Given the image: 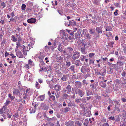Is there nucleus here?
Wrapping results in <instances>:
<instances>
[{"instance_id":"1","label":"nucleus","mask_w":126,"mask_h":126,"mask_svg":"<svg viewBox=\"0 0 126 126\" xmlns=\"http://www.w3.org/2000/svg\"><path fill=\"white\" fill-rule=\"evenodd\" d=\"M10 113V111L7 108L6 106H4L0 109V114H1L4 119L6 118V117L8 118H10L11 117Z\"/></svg>"},{"instance_id":"2","label":"nucleus","mask_w":126,"mask_h":126,"mask_svg":"<svg viewBox=\"0 0 126 126\" xmlns=\"http://www.w3.org/2000/svg\"><path fill=\"white\" fill-rule=\"evenodd\" d=\"M27 74H26L24 76L25 79H27L30 81H32L33 77L32 75L30 73L29 71H27Z\"/></svg>"},{"instance_id":"3","label":"nucleus","mask_w":126,"mask_h":126,"mask_svg":"<svg viewBox=\"0 0 126 126\" xmlns=\"http://www.w3.org/2000/svg\"><path fill=\"white\" fill-rule=\"evenodd\" d=\"M75 91L76 94H78L81 97H82L85 94V93L83 90L79 89H76Z\"/></svg>"},{"instance_id":"4","label":"nucleus","mask_w":126,"mask_h":126,"mask_svg":"<svg viewBox=\"0 0 126 126\" xmlns=\"http://www.w3.org/2000/svg\"><path fill=\"white\" fill-rule=\"evenodd\" d=\"M80 55V54L79 52H75L74 53L72 58L74 60H75L77 59H78Z\"/></svg>"},{"instance_id":"5","label":"nucleus","mask_w":126,"mask_h":126,"mask_svg":"<svg viewBox=\"0 0 126 126\" xmlns=\"http://www.w3.org/2000/svg\"><path fill=\"white\" fill-rule=\"evenodd\" d=\"M96 32L98 33V34L97 35V37L99 36V35L101 34L102 32V28L101 27H97L96 28Z\"/></svg>"},{"instance_id":"6","label":"nucleus","mask_w":126,"mask_h":126,"mask_svg":"<svg viewBox=\"0 0 126 126\" xmlns=\"http://www.w3.org/2000/svg\"><path fill=\"white\" fill-rule=\"evenodd\" d=\"M36 21V19L32 18L29 19L27 20V22L30 24H34Z\"/></svg>"},{"instance_id":"7","label":"nucleus","mask_w":126,"mask_h":126,"mask_svg":"<svg viewBox=\"0 0 126 126\" xmlns=\"http://www.w3.org/2000/svg\"><path fill=\"white\" fill-rule=\"evenodd\" d=\"M15 51L16 52V55L17 57L19 58H21L23 57V54L20 51H17V49H16Z\"/></svg>"},{"instance_id":"8","label":"nucleus","mask_w":126,"mask_h":126,"mask_svg":"<svg viewBox=\"0 0 126 126\" xmlns=\"http://www.w3.org/2000/svg\"><path fill=\"white\" fill-rule=\"evenodd\" d=\"M66 90H64V93H66V92L67 91V93L68 94H70L71 91V88L70 86L68 85L66 88Z\"/></svg>"},{"instance_id":"9","label":"nucleus","mask_w":126,"mask_h":126,"mask_svg":"<svg viewBox=\"0 0 126 126\" xmlns=\"http://www.w3.org/2000/svg\"><path fill=\"white\" fill-rule=\"evenodd\" d=\"M54 88L56 91H58L61 90V86L57 84L55 86Z\"/></svg>"},{"instance_id":"10","label":"nucleus","mask_w":126,"mask_h":126,"mask_svg":"<svg viewBox=\"0 0 126 126\" xmlns=\"http://www.w3.org/2000/svg\"><path fill=\"white\" fill-rule=\"evenodd\" d=\"M68 76L67 75H63L61 78V80L64 81H66L68 79Z\"/></svg>"},{"instance_id":"11","label":"nucleus","mask_w":126,"mask_h":126,"mask_svg":"<svg viewBox=\"0 0 126 126\" xmlns=\"http://www.w3.org/2000/svg\"><path fill=\"white\" fill-rule=\"evenodd\" d=\"M75 85L76 87L79 88H81V83L80 82L76 81L75 82Z\"/></svg>"},{"instance_id":"12","label":"nucleus","mask_w":126,"mask_h":126,"mask_svg":"<svg viewBox=\"0 0 126 126\" xmlns=\"http://www.w3.org/2000/svg\"><path fill=\"white\" fill-rule=\"evenodd\" d=\"M74 123L73 121H69L66 123L65 125L67 126H72Z\"/></svg>"},{"instance_id":"13","label":"nucleus","mask_w":126,"mask_h":126,"mask_svg":"<svg viewBox=\"0 0 126 126\" xmlns=\"http://www.w3.org/2000/svg\"><path fill=\"white\" fill-rule=\"evenodd\" d=\"M45 96L44 95L40 96L38 97V100L39 101H43L45 99Z\"/></svg>"},{"instance_id":"14","label":"nucleus","mask_w":126,"mask_h":126,"mask_svg":"<svg viewBox=\"0 0 126 126\" xmlns=\"http://www.w3.org/2000/svg\"><path fill=\"white\" fill-rule=\"evenodd\" d=\"M114 83L115 84L116 89L117 90L118 89V79H116L114 81Z\"/></svg>"},{"instance_id":"15","label":"nucleus","mask_w":126,"mask_h":126,"mask_svg":"<svg viewBox=\"0 0 126 126\" xmlns=\"http://www.w3.org/2000/svg\"><path fill=\"white\" fill-rule=\"evenodd\" d=\"M86 95L87 96H89L90 95H93V93L89 90H86Z\"/></svg>"},{"instance_id":"16","label":"nucleus","mask_w":126,"mask_h":126,"mask_svg":"<svg viewBox=\"0 0 126 126\" xmlns=\"http://www.w3.org/2000/svg\"><path fill=\"white\" fill-rule=\"evenodd\" d=\"M84 37L86 39H90L91 38V36L88 33H85L84 35Z\"/></svg>"},{"instance_id":"17","label":"nucleus","mask_w":126,"mask_h":126,"mask_svg":"<svg viewBox=\"0 0 126 126\" xmlns=\"http://www.w3.org/2000/svg\"><path fill=\"white\" fill-rule=\"evenodd\" d=\"M99 85L101 86L103 88H105L106 86V83L102 81L100 82L99 83Z\"/></svg>"},{"instance_id":"18","label":"nucleus","mask_w":126,"mask_h":126,"mask_svg":"<svg viewBox=\"0 0 126 126\" xmlns=\"http://www.w3.org/2000/svg\"><path fill=\"white\" fill-rule=\"evenodd\" d=\"M75 64L77 66H80L81 65V63L80 60H77L75 61Z\"/></svg>"},{"instance_id":"19","label":"nucleus","mask_w":126,"mask_h":126,"mask_svg":"<svg viewBox=\"0 0 126 126\" xmlns=\"http://www.w3.org/2000/svg\"><path fill=\"white\" fill-rule=\"evenodd\" d=\"M57 60V62L60 63H61L63 62V58L61 56L58 57Z\"/></svg>"},{"instance_id":"20","label":"nucleus","mask_w":126,"mask_h":126,"mask_svg":"<svg viewBox=\"0 0 126 126\" xmlns=\"http://www.w3.org/2000/svg\"><path fill=\"white\" fill-rule=\"evenodd\" d=\"M45 56V55L43 53H40V55L39 56L38 58L41 60H42L43 59Z\"/></svg>"},{"instance_id":"21","label":"nucleus","mask_w":126,"mask_h":126,"mask_svg":"<svg viewBox=\"0 0 126 126\" xmlns=\"http://www.w3.org/2000/svg\"><path fill=\"white\" fill-rule=\"evenodd\" d=\"M74 35L72 36H69L68 37V38L71 42H73V40H75V38L74 37Z\"/></svg>"},{"instance_id":"22","label":"nucleus","mask_w":126,"mask_h":126,"mask_svg":"<svg viewBox=\"0 0 126 126\" xmlns=\"http://www.w3.org/2000/svg\"><path fill=\"white\" fill-rule=\"evenodd\" d=\"M11 40L14 42H16L17 40V39L16 38L15 35H12L11 36Z\"/></svg>"},{"instance_id":"23","label":"nucleus","mask_w":126,"mask_h":126,"mask_svg":"<svg viewBox=\"0 0 126 126\" xmlns=\"http://www.w3.org/2000/svg\"><path fill=\"white\" fill-rule=\"evenodd\" d=\"M6 6V4L3 2H2L0 4V7H1L4 8Z\"/></svg>"},{"instance_id":"24","label":"nucleus","mask_w":126,"mask_h":126,"mask_svg":"<svg viewBox=\"0 0 126 126\" xmlns=\"http://www.w3.org/2000/svg\"><path fill=\"white\" fill-rule=\"evenodd\" d=\"M86 67L85 66H82L81 69V72L84 73H85V72L86 71Z\"/></svg>"},{"instance_id":"25","label":"nucleus","mask_w":126,"mask_h":126,"mask_svg":"<svg viewBox=\"0 0 126 126\" xmlns=\"http://www.w3.org/2000/svg\"><path fill=\"white\" fill-rule=\"evenodd\" d=\"M75 126H81V122H80L79 121H77L75 122Z\"/></svg>"},{"instance_id":"26","label":"nucleus","mask_w":126,"mask_h":126,"mask_svg":"<svg viewBox=\"0 0 126 126\" xmlns=\"http://www.w3.org/2000/svg\"><path fill=\"white\" fill-rule=\"evenodd\" d=\"M75 66L74 65H73L71 66L69 68V69H70L72 71L73 73H75Z\"/></svg>"},{"instance_id":"27","label":"nucleus","mask_w":126,"mask_h":126,"mask_svg":"<svg viewBox=\"0 0 126 126\" xmlns=\"http://www.w3.org/2000/svg\"><path fill=\"white\" fill-rule=\"evenodd\" d=\"M19 93V92L18 90L15 89L14 90L13 93L14 94H18Z\"/></svg>"},{"instance_id":"28","label":"nucleus","mask_w":126,"mask_h":126,"mask_svg":"<svg viewBox=\"0 0 126 126\" xmlns=\"http://www.w3.org/2000/svg\"><path fill=\"white\" fill-rule=\"evenodd\" d=\"M81 101V99L78 98H76L75 99V101L77 104L80 103Z\"/></svg>"},{"instance_id":"29","label":"nucleus","mask_w":126,"mask_h":126,"mask_svg":"<svg viewBox=\"0 0 126 126\" xmlns=\"http://www.w3.org/2000/svg\"><path fill=\"white\" fill-rule=\"evenodd\" d=\"M70 108L69 107H67L64 108L63 110V111L64 112H68L70 110Z\"/></svg>"},{"instance_id":"30","label":"nucleus","mask_w":126,"mask_h":126,"mask_svg":"<svg viewBox=\"0 0 126 126\" xmlns=\"http://www.w3.org/2000/svg\"><path fill=\"white\" fill-rule=\"evenodd\" d=\"M26 94H31V91L30 89H27L26 91Z\"/></svg>"},{"instance_id":"31","label":"nucleus","mask_w":126,"mask_h":126,"mask_svg":"<svg viewBox=\"0 0 126 126\" xmlns=\"http://www.w3.org/2000/svg\"><path fill=\"white\" fill-rule=\"evenodd\" d=\"M18 41H19L16 43V49H16L17 50H18L17 49L19 47H20L21 46L20 43V42H18Z\"/></svg>"},{"instance_id":"32","label":"nucleus","mask_w":126,"mask_h":126,"mask_svg":"<svg viewBox=\"0 0 126 126\" xmlns=\"http://www.w3.org/2000/svg\"><path fill=\"white\" fill-rule=\"evenodd\" d=\"M86 56H84L83 55H81L80 56V60L82 61H84L85 59L86 58Z\"/></svg>"},{"instance_id":"33","label":"nucleus","mask_w":126,"mask_h":126,"mask_svg":"<svg viewBox=\"0 0 126 126\" xmlns=\"http://www.w3.org/2000/svg\"><path fill=\"white\" fill-rule=\"evenodd\" d=\"M58 50H59L60 52H62V46L61 44H60L59 46L58 47Z\"/></svg>"},{"instance_id":"34","label":"nucleus","mask_w":126,"mask_h":126,"mask_svg":"<svg viewBox=\"0 0 126 126\" xmlns=\"http://www.w3.org/2000/svg\"><path fill=\"white\" fill-rule=\"evenodd\" d=\"M88 119H85L84 121V125L86 126H88Z\"/></svg>"},{"instance_id":"35","label":"nucleus","mask_w":126,"mask_h":126,"mask_svg":"<svg viewBox=\"0 0 126 126\" xmlns=\"http://www.w3.org/2000/svg\"><path fill=\"white\" fill-rule=\"evenodd\" d=\"M28 64L31 66H32L33 64V63L32 61V60H29L28 62Z\"/></svg>"},{"instance_id":"36","label":"nucleus","mask_w":126,"mask_h":126,"mask_svg":"<svg viewBox=\"0 0 126 126\" xmlns=\"http://www.w3.org/2000/svg\"><path fill=\"white\" fill-rule=\"evenodd\" d=\"M21 30V29L19 28H18L16 29V30H15V32H18V33L19 34H20L21 32H20V31Z\"/></svg>"},{"instance_id":"37","label":"nucleus","mask_w":126,"mask_h":126,"mask_svg":"<svg viewBox=\"0 0 126 126\" xmlns=\"http://www.w3.org/2000/svg\"><path fill=\"white\" fill-rule=\"evenodd\" d=\"M66 101L68 104V106H72V103L69 100H67Z\"/></svg>"},{"instance_id":"38","label":"nucleus","mask_w":126,"mask_h":126,"mask_svg":"<svg viewBox=\"0 0 126 126\" xmlns=\"http://www.w3.org/2000/svg\"><path fill=\"white\" fill-rule=\"evenodd\" d=\"M62 43L65 46H66L68 44V42L64 40L62 41Z\"/></svg>"},{"instance_id":"39","label":"nucleus","mask_w":126,"mask_h":126,"mask_svg":"<svg viewBox=\"0 0 126 126\" xmlns=\"http://www.w3.org/2000/svg\"><path fill=\"white\" fill-rule=\"evenodd\" d=\"M26 5L24 4H23L22 5L21 8L22 10H24L26 9Z\"/></svg>"},{"instance_id":"40","label":"nucleus","mask_w":126,"mask_h":126,"mask_svg":"<svg viewBox=\"0 0 126 126\" xmlns=\"http://www.w3.org/2000/svg\"><path fill=\"white\" fill-rule=\"evenodd\" d=\"M60 32L61 34H62L63 35H64V36H66V34L65 32V30H60Z\"/></svg>"},{"instance_id":"41","label":"nucleus","mask_w":126,"mask_h":126,"mask_svg":"<svg viewBox=\"0 0 126 126\" xmlns=\"http://www.w3.org/2000/svg\"><path fill=\"white\" fill-rule=\"evenodd\" d=\"M42 107L43 109L45 110H46L48 109V107L46 105H44Z\"/></svg>"},{"instance_id":"42","label":"nucleus","mask_w":126,"mask_h":126,"mask_svg":"<svg viewBox=\"0 0 126 126\" xmlns=\"http://www.w3.org/2000/svg\"><path fill=\"white\" fill-rule=\"evenodd\" d=\"M66 31L68 32L69 33L70 35H71L72 36H73V35H74V32H72V31L68 30H66Z\"/></svg>"},{"instance_id":"43","label":"nucleus","mask_w":126,"mask_h":126,"mask_svg":"<svg viewBox=\"0 0 126 126\" xmlns=\"http://www.w3.org/2000/svg\"><path fill=\"white\" fill-rule=\"evenodd\" d=\"M95 55V53H91L89 54V56L91 58H92Z\"/></svg>"},{"instance_id":"44","label":"nucleus","mask_w":126,"mask_h":126,"mask_svg":"<svg viewBox=\"0 0 126 126\" xmlns=\"http://www.w3.org/2000/svg\"><path fill=\"white\" fill-rule=\"evenodd\" d=\"M91 74V73L89 72H88L86 74V75L85 76V78H86L87 77H90Z\"/></svg>"},{"instance_id":"45","label":"nucleus","mask_w":126,"mask_h":126,"mask_svg":"<svg viewBox=\"0 0 126 126\" xmlns=\"http://www.w3.org/2000/svg\"><path fill=\"white\" fill-rule=\"evenodd\" d=\"M81 50L82 53L83 54H86V52L85 51V49L84 48H81Z\"/></svg>"},{"instance_id":"46","label":"nucleus","mask_w":126,"mask_h":126,"mask_svg":"<svg viewBox=\"0 0 126 126\" xmlns=\"http://www.w3.org/2000/svg\"><path fill=\"white\" fill-rule=\"evenodd\" d=\"M66 65L68 67L69 66L71 65V63L70 62H66Z\"/></svg>"},{"instance_id":"47","label":"nucleus","mask_w":126,"mask_h":126,"mask_svg":"<svg viewBox=\"0 0 126 126\" xmlns=\"http://www.w3.org/2000/svg\"><path fill=\"white\" fill-rule=\"evenodd\" d=\"M67 49H68L70 53L73 51V49L71 47H67Z\"/></svg>"},{"instance_id":"48","label":"nucleus","mask_w":126,"mask_h":126,"mask_svg":"<svg viewBox=\"0 0 126 126\" xmlns=\"http://www.w3.org/2000/svg\"><path fill=\"white\" fill-rule=\"evenodd\" d=\"M31 66L28 64H25V67L26 69H29L30 67Z\"/></svg>"},{"instance_id":"49","label":"nucleus","mask_w":126,"mask_h":126,"mask_svg":"<svg viewBox=\"0 0 126 126\" xmlns=\"http://www.w3.org/2000/svg\"><path fill=\"white\" fill-rule=\"evenodd\" d=\"M94 85V84H91L90 85V86L92 88V90L94 89L95 88Z\"/></svg>"},{"instance_id":"50","label":"nucleus","mask_w":126,"mask_h":126,"mask_svg":"<svg viewBox=\"0 0 126 126\" xmlns=\"http://www.w3.org/2000/svg\"><path fill=\"white\" fill-rule=\"evenodd\" d=\"M82 99V102L83 103H85L87 102L86 101V98L85 97H83Z\"/></svg>"},{"instance_id":"51","label":"nucleus","mask_w":126,"mask_h":126,"mask_svg":"<svg viewBox=\"0 0 126 126\" xmlns=\"http://www.w3.org/2000/svg\"><path fill=\"white\" fill-rule=\"evenodd\" d=\"M82 82L83 84V85H87L88 84V83L86 82L85 79H83L82 81Z\"/></svg>"},{"instance_id":"52","label":"nucleus","mask_w":126,"mask_h":126,"mask_svg":"<svg viewBox=\"0 0 126 126\" xmlns=\"http://www.w3.org/2000/svg\"><path fill=\"white\" fill-rule=\"evenodd\" d=\"M36 87L37 88H39L40 87V86L39 84V83L38 82H36L35 84Z\"/></svg>"},{"instance_id":"53","label":"nucleus","mask_w":126,"mask_h":126,"mask_svg":"<svg viewBox=\"0 0 126 126\" xmlns=\"http://www.w3.org/2000/svg\"><path fill=\"white\" fill-rule=\"evenodd\" d=\"M53 118H49L48 117H47V120L48 121V122H50L51 121H52L53 120Z\"/></svg>"},{"instance_id":"54","label":"nucleus","mask_w":126,"mask_h":126,"mask_svg":"<svg viewBox=\"0 0 126 126\" xmlns=\"http://www.w3.org/2000/svg\"><path fill=\"white\" fill-rule=\"evenodd\" d=\"M28 47H26V50L28 51H29V50L30 49V46H30V45H28Z\"/></svg>"},{"instance_id":"55","label":"nucleus","mask_w":126,"mask_h":126,"mask_svg":"<svg viewBox=\"0 0 126 126\" xmlns=\"http://www.w3.org/2000/svg\"><path fill=\"white\" fill-rule=\"evenodd\" d=\"M47 84H49V87L51 88L50 87V84L51 83V81L49 80H47Z\"/></svg>"},{"instance_id":"56","label":"nucleus","mask_w":126,"mask_h":126,"mask_svg":"<svg viewBox=\"0 0 126 126\" xmlns=\"http://www.w3.org/2000/svg\"><path fill=\"white\" fill-rule=\"evenodd\" d=\"M50 97L52 99V101H54L55 99V97L54 95H51L50 96Z\"/></svg>"},{"instance_id":"57","label":"nucleus","mask_w":126,"mask_h":126,"mask_svg":"<svg viewBox=\"0 0 126 126\" xmlns=\"http://www.w3.org/2000/svg\"><path fill=\"white\" fill-rule=\"evenodd\" d=\"M120 126H126L125 124V123H124L123 122H122L120 123Z\"/></svg>"},{"instance_id":"58","label":"nucleus","mask_w":126,"mask_h":126,"mask_svg":"<svg viewBox=\"0 0 126 126\" xmlns=\"http://www.w3.org/2000/svg\"><path fill=\"white\" fill-rule=\"evenodd\" d=\"M86 115H87V116L88 117H89L91 115V114L90 113H89V112H87L86 113Z\"/></svg>"},{"instance_id":"59","label":"nucleus","mask_w":126,"mask_h":126,"mask_svg":"<svg viewBox=\"0 0 126 126\" xmlns=\"http://www.w3.org/2000/svg\"><path fill=\"white\" fill-rule=\"evenodd\" d=\"M102 126H109V125L107 123H106L103 124Z\"/></svg>"},{"instance_id":"60","label":"nucleus","mask_w":126,"mask_h":126,"mask_svg":"<svg viewBox=\"0 0 126 126\" xmlns=\"http://www.w3.org/2000/svg\"><path fill=\"white\" fill-rule=\"evenodd\" d=\"M126 73L124 71H123L122 73V76H125L126 75Z\"/></svg>"},{"instance_id":"61","label":"nucleus","mask_w":126,"mask_h":126,"mask_svg":"<svg viewBox=\"0 0 126 126\" xmlns=\"http://www.w3.org/2000/svg\"><path fill=\"white\" fill-rule=\"evenodd\" d=\"M89 32L90 33L92 34H93L94 33V32L93 31V30L92 29L90 30Z\"/></svg>"},{"instance_id":"62","label":"nucleus","mask_w":126,"mask_h":126,"mask_svg":"<svg viewBox=\"0 0 126 126\" xmlns=\"http://www.w3.org/2000/svg\"><path fill=\"white\" fill-rule=\"evenodd\" d=\"M95 97L96 99H100L101 98V96H100L97 95L95 96Z\"/></svg>"},{"instance_id":"63","label":"nucleus","mask_w":126,"mask_h":126,"mask_svg":"<svg viewBox=\"0 0 126 126\" xmlns=\"http://www.w3.org/2000/svg\"><path fill=\"white\" fill-rule=\"evenodd\" d=\"M27 51V50H26L25 49V50H23V54H24V55L25 56L27 54V52H26Z\"/></svg>"},{"instance_id":"64","label":"nucleus","mask_w":126,"mask_h":126,"mask_svg":"<svg viewBox=\"0 0 126 126\" xmlns=\"http://www.w3.org/2000/svg\"><path fill=\"white\" fill-rule=\"evenodd\" d=\"M107 28L108 29L109 31H111L112 28L111 27H110V26H108Z\"/></svg>"}]
</instances>
